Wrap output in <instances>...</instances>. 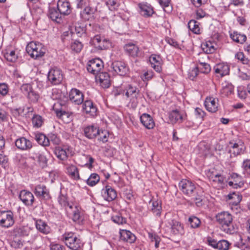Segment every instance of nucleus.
I'll list each match as a JSON object with an SVG mask.
<instances>
[{
  "label": "nucleus",
  "mask_w": 250,
  "mask_h": 250,
  "mask_svg": "<svg viewBox=\"0 0 250 250\" xmlns=\"http://www.w3.org/2000/svg\"><path fill=\"white\" fill-rule=\"evenodd\" d=\"M59 204L63 207H68L72 211V218L74 222L83 224L87 219V215L79 205H70L65 192L61 191L58 198Z\"/></svg>",
  "instance_id": "obj_1"
},
{
  "label": "nucleus",
  "mask_w": 250,
  "mask_h": 250,
  "mask_svg": "<svg viewBox=\"0 0 250 250\" xmlns=\"http://www.w3.org/2000/svg\"><path fill=\"white\" fill-rule=\"evenodd\" d=\"M114 94L115 96L125 95L129 101V105L133 108L137 106L141 96L138 88L129 83L122 84L118 87L115 91Z\"/></svg>",
  "instance_id": "obj_2"
},
{
  "label": "nucleus",
  "mask_w": 250,
  "mask_h": 250,
  "mask_svg": "<svg viewBox=\"0 0 250 250\" xmlns=\"http://www.w3.org/2000/svg\"><path fill=\"white\" fill-rule=\"evenodd\" d=\"M217 222L221 226L222 230L228 234H233L237 231V228L233 224L232 215L228 211L218 213L215 216Z\"/></svg>",
  "instance_id": "obj_3"
},
{
  "label": "nucleus",
  "mask_w": 250,
  "mask_h": 250,
  "mask_svg": "<svg viewBox=\"0 0 250 250\" xmlns=\"http://www.w3.org/2000/svg\"><path fill=\"white\" fill-rule=\"evenodd\" d=\"M61 240L71 250H82L84 245L81 239L73 232H65Z\"/></svg>",
  "instance_id": "obj_4"
},
{
  "label": "nucleus",
  "mask_w": 250,
  "mask_h": 250,
  "mask_svg": "<svg viewBox=\"0 0 250 250\" xmlns=\"http://www.w3.org/2000/svg\"><path fill=\"white\" fill-rule=\"evenodd\" d=\"M179 187L183 193L189 197L195 194L199 195L202 192V188L195 183L187 179H183L179 183Z\"/></svg>",
  "instance_id": "obj_5"
},
{
  "label": "nucleus",
  "mask_w": 250,
  "mask_h": 250,
  "mask_svg": "<svg viewBox=\"0 0 250 250\" xmlns=\"http://www.w3.org/2000/svg\"><path fill=\"white\" fill-rule=\"evenodd\" d=\"M89 43L97 51L107 50L112 46L111 41L100 35H96L91 38Z\"/></svg>",
  "instance_id": "obj_6"
},
{
  "label": "nucleus",
  "mask_w": 250,
  "mask_h": 250,
  "mask_svg": "<svg viewBox=\"0 0 250 250\" xmlns=\"http://www.w3.org/2000/svg\"><path fill=\"white\" fill-rule=\"evenodd\" d=\"M26 51L31 57L37 59L44 56L46 48L42 43L31 42L26 46Z\"/></svg>",
  "instance_id": "obj_7"
},
{
  "label": "nucleus",
  "mask_w": 250,
  "mask_h": 250,
  "mask_svg": "<svg viewBox=\"0 0 250 250\" xmlns=\"http://www.w3.org/2000/svg\"><path fill=\"white\" fill-rule=\"evenodd\" d=\"M54 154L59 160L65 161L69 157L73 156L74 152L70 146L64 145L55 147Z\"/></svg>",
  "instance_id": "obj_8"
},
{
  "label": "nucleus",
  "mask_w": 250,
  "mask_h": 250,
  "mask_svg": "<svg viewBox=\"0 0 250 250\" xmlns=\"http://www.w3.org/2000/svg\"><path fill=\"white\" fill-rule=\"evenodd\" d=\"M15 223L13 213L10 210L0 211V226L8 228Z\"/></svg>",
  "instance_id": "obj_9"
},
{
  "label": "nucleus",
  "mask_w": 250,
  "mask_h": 250,
  "mask_svg": "<svg viewBox=\"0 0 250 250\" xmlns=\"http://www.w3.org/2000/svg\"><path fill=\"white\" fill-rule=\"evenodd\" d=\"M103 68V62L99 58H95L89 61L87 65V71L94 75L98 74Z\"/></svg>",
  "instance_id": "obj_10"
},
{
  "label": "nucleus",
  "mask_w": 250,
  "mask_h": 250,
  "mask_svg": "<svg viewBox=\"0 0 250 250\" xmlns=\"http://www.w3.org/2000/svg\"><path fill=\"white\" fill-rule=\"evenodd\" d=\"M229 147V152L232 154L234 156L243 153L245 150L244 144L241 140L230 142Z\"/></svg>",
  "instance_id": "obj_11"
},
{
  "label": "nucleus",
  "mask_w": 250,
  "mask_h": 250,
  "mask_svg": "<svg viewBox=\"0 0 250 250\" xmlns=\"http://www.w3.org/2000/svg\"><path fill=\"white\" fill-rule=\"evenodd\" d=\"M69 100L76 105L82 104L84 100V94L77 88H72L69 92Z\"/></svg>",
  "instance_id": "obj_12"
},
{
  "label": "nucleus",
  "mask_w": 250,
  "mask_h": 250,
  "mask_svg": "<svg viewBox=\"0 0 250 250\" xmlns=\"http://www.w3.org/2000/svg\"><path fill=\"white\" fill-rule=\"evenodd\" d=\"M137 5L139 13L145 18L150 17L154 13L153 7L150 4L146 2H140Z\"/></svg>",
  "instance_id": "obj_13"
},
{
  "label": "nucleus",
  "mask_w": 250,
  "mask_h": 250,
  "mask_svg": "<svg viewBox=\"0 0 250 250\" xmlns=\"http://www.w3.org/2000/svg\"><path fill=\"white\" fill-rule=\"evenodd\" d=\"M62 79V74L61 69L57 67L52 68L48 74V80L53 84L60 83Z\"/></svg>",
  "instance_id": "obj_14"
},
{
  "label": "nucleus",
  "mask_w": 250,
  "mask_h": 250,
  "mask_svg": "<svg viewBox=\"0 0 250 250\" xmlns=\"http://www.w3.org/2000/svg\"><path fill=\"white\" fill-rule=\"evenodd\" d=\"M149 61L152 68L157 72L161 73L162 71L163 60L160 55L152 54L149 58Z\"/></svg>",
  "instance_id": "obj_15"
},
{
  "label": "nucleus",
  "mask_w": 250,
  "mask_h": 250,
  "mask_svg": "<svg viewBox=\"0 0 250 250\" xmlns=\"http://www.w3.org/2000/svg\"><path fill=\"white\" fill-rule=\"evenodd\" d=\"M170 226L171 233L174 235L182 236L185 233L184 226L180 222L175 220H170L168 222Z\"/></svg>",
  "instance_id": "obj_16"
},
{
  "label": "nucleus",
  "mask_w": 250,
  "mask_h": 250,
  "mask_svg": "<svg viewBox=\"0 0 250 250\" xmlns=\"http://www.w3.org/2000/svg\"><path fill=\"white\" fill-rule=\"evenodd\" d=\"M101 194L104 200L111 202L117 196V191L109 185H106L101 190Z\"/></svg>",
  "instance_id": "obj_17"
},
{
  "label": "nucleus",
  "mask_w": 250,
  "mask_h": 250,
  "mask_svg": "<svg viewBox=\"0 0 250 250\" xmlns=\"http://www.w3.org/2000/svg\"><path fill=\"white\" fill-rule=\"evenodd\" d=\"M111 67L113 70L120 76H125L128 74L129 68L124 62L115 61L112 62Z\"/></svg>",
  "instance_id": "obj_18"
},
{
  "label": "nucleus",
  "mask_w": 250,
  "mask_h": 250,
  "mask_svg": "<svg viewBox=\"0 0 250 250\" xmlns=\"http://www.w3.org/2000/svg\"><path fill=\"white\" fill-rule=\"evenodd\" d=\"M83 110L89 116L95 117L98 115L97 106L91 100H86L83 102Z\"/></svg>",
  "instance_id": "obj_19"
},
{
  "label": "nucleus",
  "mask_w": 250,
  "mask_h": 250,
  "mask_svg": "<svg viewBox=\"0 0 250 250\" xmlns=\"http://www.w3.org/2000/svg\"><path fill=\"white\" fill-rule=\"evenodd\" d=\"M206 109L211 113H215L218 110L219 107V100L216 98L208 97L204 102Z\"/></svg>",
  "instance_id": "obj_20"
},
{
  "label": "nucleus",
  "mask_w": 250,
  "mask_h": 250,
  "mask_svg": "<svg viewBox=\"0 0 250 250\" xmlns=\"http://www.w3.org/2000/svg\"><path fill=\"white\" fill-rule=\"evenodd\" d=\"M99 125L97 124H92L84 128L85 136L88 139H95L99 131Z\"/></svg>",
  "instance_id": "obj_21"
},
{
  "label": "nucleus",
  "mask_w": 250,
  "mask_h": 250,
  "mask_svg": "<svg viewBox=\"0 0 250 250\" xmlns=\"http://www.w3.org/2000/svg\"><path fill=\"white\" fill-rule=\"evenodd\" d=\"M186 114L184 111L177 109L171 111L169 114V119L172 124L182 123L185 119Z\"/></svg>",
  "instance_id": "obj_22"
},
{
  "label": "nucleus",
  "mask_w": 250,
  "mask_h": 250,
  "mask_svg": "<svg viewBox=\"0 0 250 250\" xmlns=\"http://www.w3.org/2000/svg\"><path fill=\"white\" fill-rule=\"evenodd\" d=\"M140 120L141 123L146 129H152L155 126L153 118L148 114L143 113L140 116Z\"/></svg>",
  "instance_id": "obj_23"
},
{
  "label": "nucleus",
  "mask_w": 250,
  "mask_h": 250,
  "mask_svg": "<svg viewBox=\"0 0 250 250\" xmlns=\"http://www.w3.org/2000/svg\"><path fill=\"white\" fill-rule=\"evenodd\" d=\"M214 72L217 77H222L229 73V66L224 62L216 64L213 68Z\"/></svg>",
  "instance_id": "obj_24"
},
{
  "label": "nucleus",
  "mask_w": 250,
  "mask_h": 250,
  "mask_svg": "<svg viewBox=\"0 0 250 250\" xmlns=\"http://www.w3.org/2000/svg\"><path fill=\"white\" fill-rule=\"evenodd\" d=\"M34 193L36 196L44 200L50 198L49 192L46 187L43 185H38L35 187Z\"/></svg>",
  "instance_id": "obj_25"
},
{
  "label": "nucleus",
  "mask_w": 250,
  "mask_h": 250,
  "mask_svg": "<svg viewBox=\"0 0 250 250\" xmlns=\"http://www.w3.org/2000/svg\"><path fill=\"white\" fill-rule=\"evenodd\" d=\"M19 197L26 206H32L34 201V197L33 194L26 190H22L20 192Z\"/></svg>",
  "instance_id": "obj_26"
},
{
  "label": "nucleus",
  "mask_w": 250,
  "mask_h": 250,
  "mask_svg": "<svg viewBox=\"0 0 250 250\" xmlns=\"http://www.w3.org/2000/svg\"><path fill=\"white\" fill-rule=\"evenodd\" d=\"M66 173L73 180L80 179L79 171L78 167L74 165H66L65 166Z\"/></svg>",
  "instance_id": "obj_27"
},
{
  "label": "nucleus",
  "mask_w": 250,
  "mask_h": 250,
  "mask_svg": "<svg viewBox=\"0 0 250 250\" xmlns=\"http://www.w3.org/2000/svg\"><path fill=\"white\" fill-rule=\"evenodd\" d=\"M18 148L22 150H29L32 147V142L25 137H20L15 141Z\"/></svg>",
  "instance_id": "obj_28"
},
{
  "label": "nucleus",
  "mask_w": 250,
  "mask_h": 250,
  "mask_svg": "<svg viewBox=\"0 0 250 250\" xmlns=\"http://www.w3.org/2000/svg\"><path fill=\"white\" fill-rule=\"evenodd\" d=\"M57 9L63 15H67L71 12L70 4L67 0H59Z\"/></svg>",
  "instance_id": "obj_29"
},
{
  "label": "nucleus",
  "mask_w": 250,
  "mask_h": 250,
  "mask_svg": "<svg viewBox=\"0 0 250 250\" xmlns=\"http://www.w3.org/2000/svg\"><path fill=\"white\" fill-rule=\"evenodd\" d=\"M4 57L7 61L14 62L18 58V50L13 47L7 48L4 52Z\"/></svg>",
  "instance_id": "obj_30"
},
{
  "label": "nucleus",
  "mask_w": 250,
  "mask_h": 250,
  "mask_svg": "<svg viewBox=\"0 0 250 250\" xmlns=\"http://www.w3.org/2000/svg\"><path fill=\"white\" fill-rule=\"evenodd\" d=\"M149 203L151 205L150 209L154 215L160 216L162 210L161 201L152 199Z\"/></svg>",
  "instance_id": "obj_31"
},
{
  "label": "nucleus",
  "mask_w": 250,
  "mask_h": 250,
  "mask_svg": "<svg viewBox=\"0 0 250 250\" xmlns=\"http://www.w3.org/2000/svg\"><path fill=\"white\" fill-rule=\"evenodd\" d=\"M229 186L232 187L233 188H237L242 187L244 183L242 181V177L236 173H232L228 182Z\"/></svg>",
  "instance_id": "obj_32"
},
{
  "label": "nucleus",
  "mask_w": 250,
  "mask_h": 250,
  "mask_svg": "<svg viewBox=\"0 0 250 250\" xmlns=\"http://www.w3.org/2000/svg\"><path fill=\"white\" fill-rule=\"evenodd\" d=\"M59 103L55 104L53 107V109L56 114L58 118L61 119L65 123H68L70 120V115L68 112L62 110H59L57 108V105H59Z\"/></svg>",
  "instance_id": "obj_33"
},
{
  "label": "nucleus",
  "mask_w": 250,
  "mask_h": 250,
  "mask_svg": "<svg viewBox=\"0 0 250 250\" xmlns=\"http://www.w3.org/2000/svg\"><path fill=\"white\" fill-rule=\"evenodd\" d=\"M120 238L122 240L129 243H134L136 240V236L131 232L125 229L120 231Z\"/></svg>",
  "instance_id": "obj_34"
},
{
  "label": "nucleus",
  "mask_w": 250,
  "mask_h": 250,
  "mask_svg": "<svg viewBox=\"0 0 250 250\" xmlns=\"http://www.w3.org/2000/svg\"><path fill=\"white\" fill-rule=\"evenodd\" d=\"M229 36L233 42L240 44H243L247 40V36L245 34L237 31L230 32Z\"/></svg>",
  "instance_id": "obj_35"
},
{
  "label": "nucleus",
  "mask_w": 250,
  "mask_h": 250,
  "mask_svg": "<svg viewBox=\"0 0 250 250\" xmlns=\"http://www.w3.org/2000/svg\"><path fill=\"white\" fill-rule=\"evenodd\" d=\"M124 49L126 53L129 56L135 57L138 56L139 53V48L138 46L132 43H129L125 44L124 46Z\"/></svg>",
  "instance_id": "obj_36"
},
{
  "label": "nucleus",
  "mask_w": 250,
  "mask_h": 250,
  "mask_svg": "<svg viewBox=\"0 0 250 250\" xmlns=\"http://www.w3.org/2000/svg\"><path fill=\"white\" fill-rule=\"evenodd\" d=\"M35 225L36 229L43 234H46L50 232V228L45 221L41 219L36 220Z\"/></svg>",
  "instance_id": "obj_37"
},
{
  "label": "nucleus",
  "mask_w": 250,
  "mask_h": 250,
  "mask_svg": "<svg viewBox=\"0 0 250 250\" xmlns=\"http://www.w3.org/2000/svg\"><path fill=\"white\" fill-rule=\"evenodd\" d=\"M245 4V0H229V3L222 7L225 11H230L232 7H241Z\"/></svg>",
  "instance_id": "obj_38"
},
{
  "label": "nucleus",
  "mask_w": 250,
  "mask_h": 250,
  "mask_svg": "<svg viewBox=\"0 0 250 250\" xmlns=\"http://www.w3.org/2000/svg\"><path fill=\"white\" fill-rule=\"evenodd\" d=\"M202 48L206 54H211L215 51L216 44L214 42L208 41L202 44Z\"/></svg>",
  "instance_id": "obj_39"
},
{
  "label": "nucleus",
  "mask_w": 250,
  "mask_h": 250,
  "mask_svg": "<svg viewBox=\"0 0 250 250\" xmlns=\"http://www.w3.org/2000/svg\"><path fill=\"white\" fill-rule=\"evenodd\" d=\"M62 14L55 8L50 7L48 12L49 17L53 21L60 22Z\"/></svg>",
  "instance_id": "obj_40"
},
{
  "label": "nucleus",
  "mask_w": 250,
  "mask_h": 250,
  "mask_svg": "<svg viewBox=\"0 0 250 250\" xmlns=\"http://www.w3.org/2000/svg\"><path fill=\"white\" fill-rule=\"evenodd\" d=\"M110 135V132L107 130L100 127L99 131L96 138L98 141L105 143L108 141Z\"/></svg>",
  "instance_id": "obj_41"
},
{
  "label": "nucleus",
  "mask_w": 250,
  "mask_h": 250,
  "mask_svg": "<svg viewBox=\"0 0 250 250\" xmlns=\"http://www.w3.org/2000/svg\"><path fill=\"white\" fill-rule=\"evenodd\" d=\"M188 27L189 30L195 34H200L202 32V29L200 26V23L195 20H190L188 23Z\"/></svg>",
  "instance_id": "obj_42"
},
{
  "label": "nucleus",
  "mask_w": 250,
  "mask_h": 250,
  "mask_svg": "<svg viewBox=\"0 0 250 250\" xmlns=\"http://www.w3.org/2000/svg\"><path fill=\"white\" fill-rule=\"evenodd\" d=\"M100 83L104 88H108L110 85V77L107 73H102L99 75Z\"/></svg>",
  "instance_id": "obj_43"
},
{
  "label": "nucleus",
  "mask_w": 250,
  "mask_h": 250,
  "mask_svg": "<svg viewBox=\"0 0 250 250\" xmlns=\"http://www.w3.org/2000/svg\"><path fill=\"white\" fill-rule=\"evenodd\" d=\"M228 200L230 204L237 206L241 202L242 196L239 193L233 192L228 196Z\"/></svg>",
  "instance_id": "obj_44"
},
{
  "label": "nucleus",
  "mask_w": 250,
  "mask_h": 250,
  "mask_svg": "<svg viewBox=\"0 0 250 250\" xmlns=\"http://www.w3.org/2000/svg\"><path fill=\"white\" fill-rule=\"evenodd\" d=\"M33 228L28 226H22L15 229V232L20 236H26L30 234Z\"/></svg>",
  "instance_id": "obj_45"
},
{
  "label": "nucleus",
  "mask_w": 250,
  "mask_h": 250,
  "mask_svg": "<svg viewBox=\"0 0 250 250\" xmlns=\"http://www.w3.org/2000/svg\"><path fill=\"white\" fill-rule=\"evenodd\" d=\"M37 142L44 146H49L50 140L45 135L42 133H37L35 136Z\"/></svg>",
  "instance_id": "obj_46"
},
{
  "label": "nucleus",
  "mask_w": 250,
  "mask_h": 250,
  "mask_svg": "<svg viewBox=\"0 0 250 250\" xmlns=\"http://www.w3.org/2000/svg\"><path fill=\"white\" fill-rule=\"evenodd\" d=\"M196 64L198 67L199 72L201 73L208 74L211 71V67L208 63L202 62L199 60V62Z\"/></svg>",
  "instance_id": "obj_47"
},
{
  "label": "nucleus",
  "mask_w": 250,
  "mask_h": 250,
  "mask_svg": "<svg viewBox=\"0 0 250 250\" xmlns=\"http://www.w3.org/2000/svg\"><path fill=\"white\" fill-rule=\"evenodd\" d=\"M233 91V86L231 84L225 83L222 84L220 93L222 96H227L230 95Z\"/></svg>",
  "instance_id": "obj_48"
},
{
  "label": "nucleus",
  "mask_w": 250,
  "mask_h": 250,
  "mask_svg": "<svg viewBox=\"0 0 250 250\" xmlns=\"http://www.w3.org/2000/svg\"><path fill=\"white\" fill-rule=\"evenodd\" d=\"M99 175L95 173H92L86 180V184L90 187L95 186L100 181Z\"/></svg>",
  "instance_id": "obj_49"
},
{
  "label": "nucleus",
  "mask_w": 250,
  "mask_h": 250,
  "mask_svg": "<svg viewBox=\"0 0 250 250\" xmlns=\"http://www.w3.org/2000/svg\"><path fill=\"white\" fill-rule=\"evenodd\" d=\"M84 8L81 13V15L85 20H88L90 15L94 13L96 9L89 5V3L84 7Z\"/></svg>",
  "instance_id": "obj_50"
},
{
  "label": "nucleus",
  "mask_w": 250,
  "mask_h": 250,
  "mask_svg": "<svg viewBox=\"0 0 250 250\" xmlns=\"http://www.w3.org/2000/svg\"><path fill=\"white\" fill-rule=\"evenodd\" d=\"M199 70L196 64L191 66L188 71V77L191 80H194L198 76Z\"/></svg>",
  "instance_id": "obj_51"
},
{
  "label": "nucleus",
  "mask_w": 250,
  "mask_h": 250,
  "mask_svg": "<svg viewBox=\"0 0 250 250\" xmlns=\"http://www.w3.org/2000/svg\"><path fill=\"white\" fill-rule=\"evenodd\" d=\"M47 159L46 156L43 153H40L37 157V163L38 166L43 168L47 166Z\"/></svg>",
  "instance_id": "obj_52"
},
{
  "label": "nucleus",
  "mask_w": 250,
  "mask_h": 250,
  "mask_svg": "<svg viewBox=\"0 0 250 250\" xmlns=\"http://www.w3.org/2000/svg\"><path fill=\"white\" fill-rule=\"evenodd\" d=\"M33 126L36 128L40 127L43 123V119L39 115H34L32 119Z\"/></svg>",
  "instance_id": "obj_53"
},
{
  "label": "nucleus",
  "mask_w": 250,
  "mask_h": 250,
  "mask_svg": "<svg viewBox=\"0 0 250 250\" xmlns=\"http://www.w3.org/2000/svg\"><path fill=\"white\" fill-rule=\"evenodd\" d=\"M190 227L193 229L198 228L201 225V221L198 217L192 216L188 218Z\"/></svg>",
  "instance_id": "obj_54"
},
{
  "label": "nucleus",
  "mask_w": 250,
  "mask_h": 250,
  "mask_svg": "<svg viewBox=\"0 0 250 250\" xmlns=\"http://www.w3.org/2000/svg\"><path fill=\"white\" fill-rule=\"evenodd\" d=\"M71 49L76 53H79L83 48V44L78 41H75L71 43Z\"/></svg>",
  "instance_id": "obj_55"
},
{
  "label": "nucleus",
  "mask_w": 250,
  "mask_h": 250,
  "mask_svg": "<svg viewBox=\"0 0 250 250\" xmlns=\"http://www.w3.org/2000/svg\"><path fill=\"white\" fill-rule=\"evenodd\" d=\"M230 244L225 240H220L218 242V246L217 249L219 250H228L229 249Z\"/></svg>",
  "instance_id": "obj_56"
},
{
  "label": "nucleus",
  "mask_w": 250,
  "mask_h": 250,
  "mask_svg": "<svg viewBox=\"0 0 250 250\" xmlns=\"http://www.w3.org/2000/svg\"><path fill=\"white\" fill-rule=\"evenodd\" d=\"M235 57L243 64H247L250 62L248 58L245 56L244 54L242 52H237L235 54Z\"/></svg>",
  "instance_id": "obj_57"
},
{
  "label": "nucleus",
  "mask_w": 250,
  "mask_h": 250,
  "mask_svg": "<svg viewBox=\"0 0 250 250\" xmlns=\"http://www.w3.org/2000/svg\"><path fill=\"white\" fill-rule=\"evenodd\" d=\"M160 5L163 7L164 10L166 12H170L171 11V8L170 7L171 0H158Z\"/></svg>",
  "instance_id": "obj_58"
},
{
  "label": "nucleus",
  "mask_w": 250,
  "mask_h": 250,
  "mask_svg": "<svg viewBox=\"0 0 250 250\" xmlns=\"http://www.w3.org/2000/svg\"><path fill=\"white\" fill-rule=\"evenodd\" d=\"M194 115L197 119H199L201 121H202L204 120L206 113L201 108L197 107L194 109Z\"/></svg>",
  "instance_id": "obj_59"
},
{
  "label": "nucleus",
  "mask_w": 250,
  "mask_h": 250,
  "mask_svg": "<svg viewBox=\"0 0 250 250\" xmlns=\"http://www.w3.org/2000/svg\"><path fill=\"white\" fill-rule=\"evenodd\" d=\"M243 172L245 174L250 175V160H245L242 165Z\"/></svg>",
  "instance_id": "obj_60"
},
{
  "label": "nucleus",
  "mask_w": 250,
  "mask_h": 250,
  "mask_svg": "<svg viewBox=\"0 0 250 250\" xmlns=\"http://www.w3.org/2000/svg\"><path fill=\"white\" fill-rule=\"evenodd\" d=\"M106 4L109 9L111 11L117 10L119 5V3H118L115 0H107L106 2Z\"/></svg>",
  "instance_id": "obj_61"
},
{
  "label": "nucleus",
  "mask_w": 250,
  "mask_h": 250,
  "mask_svg": "<svg viewBox=\"0 0 250 250\" xmlns=\"http://www.w3.org/2000/svg\"><path fill=\"white\" fill-rule=\"evenodd\" d=\"M28 98L33 103H36L39 99V94L33 90L27 95Z\"/></svg>",
  "instance_id": "obj_62"
},
{
  "label": "nucleus",
  "mask_w": 250,
  "mask_h": 250,
  "mask_svg": "<svg viewBox=\"0 0 250 250\" xmlns=\"http://www.w3.org/2000/svg\"><path fill=\"white\" fill-rule=\"evenodd\" d=\"M219 173L214 168H211L206 173L207 176L210 181H214V179Z\"/></svg>",
  "instance_id": "obj_63"
},
{
  "label": "nucleus",
  "mask_w": 250,
  "mask_h": 250,
  "mask_svg": "<svg viewBox=\"0 0 250 250\" xmlns=\"http://www.w3.org/2000/svg\"><path fill=\"white\" fill-rule=\"evenodd\" d=\"M219 173L214 168H211L206 173L207 176L210 181H214V179Z\"/></svg>",
  "instance_id": "obj_64"
}]
</instances>
